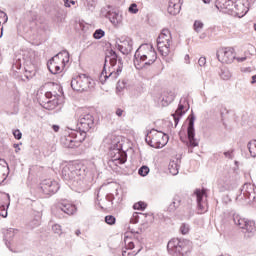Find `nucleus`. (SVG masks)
<instances>
[{
	"instance_id": "473e14b6",
	"label": "nucleus",
	"mask_w": 256,
	"mask_h": 256,
	"mask_svg": "<svg viewBox=\"0 0 256 256\" xmlns=\"http://www.w3.org/2000/svg\"><path fill=\"white\" fill-rule=\"evenodd\" d=\"M97 5V0H84V7L87 11H93Z\"/></svg>"
},
{
	"instance_id": "20e7f679",
	"label": "nucleus",
	"mask_w": 256,
	"mask_h": 256,
	"mask_svg": "<svg viewBox=\"0 0 256 256\" xmlns=\"http://www.w3.org/2000/svg\"><path fill=\"white\" fill-rule=\"evenodd\" d=\"M167 249L170 255L184 256L191 251V241L179 240V238H173L167 244Z\"/></svg>"
},
{
	"instance_id": "ddd939ff",
	"label": "nucleus",
	"mask_w": 256,
	"mask_h": 256,
	"mask_svg": "<svg viewBox=\"0 0 256 256\" xmlns=\"http://www.w3.org/2000/svg\"><path fill=\"white\" fill-rule=\"evenodd\" d=\"M117 49L123 55H129L133 51V39L123 36L116 41Z\"/></svg>"
},
{
	"instance_id": "1a4fd4ad",
	"label": "nucleus",
	"mask_w": 256,
	"mask_h": 256,
	"mask_svg": "<svg viewBox=\"0 0 256 256\" xmlns=\"http://www.w3.org/2000/svg\"><path fill=\"white\" fill-rule=\"evenodd\" d=\"M78 115V127L82 133H87V131L93 129V126L95 125V118H93L91 113L80 109L78 111Z\"/></svg>"
},
{
	"instance_id": "f3484780",
	"label": "nucleus",
	"mask_w": 256,
	"mask_h": 256,
	"mask_svg": "<svg viewBox=\"0 0 256 256\" xmlns=\"http://www.w3.org/2000/svg\"><path fill=\"white\" fill-rule=\"evenodd\" d=\"M52 213L54 215H57L58 213H65L66 215H75V213H77V206L71 203L62 202L52 209Z\"/></svg>"
},
{
	"instance_id": "bf43d9fd",
	"label": "nucleus",
	"mask_w": 256,
	"mask_h": 256,
	"mask_svg": "<svg viewBox=\"0 0 256 256\" xmlns=\"http://www.w3.org/2000/svg\"><path fill=\"white\" fill-rule=\"evenodd\" d=\"M237 61L239 63H243V61H247V57H239V58H237Z\"/></svg>"
},
{
	"instance_id": "5701e85b",
	"label": "nucleus",
	"mask_w": 256,
	"mask_h": 256,
	"mask_svg": "<svg viewBox=\"0 0 256 256\" xmlns=\"http://www.w3.org/2000/svg\"><path fill=\"white\" fill-rule=\"evenodd\" d=\"M106 18L109 19L110 23H112L114 27H119L123 21V17L117 11H108L106 13Z\"/></svg>"
},
{
	"instance_id": "79ce46f5",
	"label": "nucleus",
	"mask_w": 256,
	"mask_h": 256,
	"mask_svg": "<svg viewBox=\"0 0 256 256\" xmlns=\"http://www.w3.org/2000/svg\"><path fill=\"white\" fill-rule=\"evenodd\" d=\"M116 221L117 219L113 215H108L105 217V223H107V225H115Z\"/></svg>"
},
{
	"instance_id": "72a5a7b5",
	"label": "nucleus",
	"mask_w": 256,
	"mask_h": 256,
	"mask_svg": "<svg viewBox=\"0 0 256 256\" xmlns=\"http://www.w3.org/2000/svg\"><path fill=\"white\" fill-rule=\"evenodd\" d=\"M247 147L251 157H256V140L250 141Z\"/></svg>"
},
{
	"instance_id": "6ab92c4d",
	"label": "nucleus",
	"mask_w": 256,
	"mask_h": 256,
	"mask_svg": "<svg viewBox=\"0 0 256 256\" xmlns=\"http://www.w3.org/2000/svg\"><path fill=\"white\" fill-rule=\"evenodd\" d=\"M194 194L196 195L199 213H206L207 202H205V197H207V191L205 189H196Z\"/></svg>"
},
{
	"instance_id": "bb28decb",
	"label": "nucleus",
	"mask_w": 256,
	"mask_h": 256,
	"mask_svg": "<svg viewBox=\"0 0 256 256\" xmlns=\"http://www.w3.org/2000/svg\"><path fill=\"white\" fill-rule=\"evenodd\" d=\"M61 64L53 60L52 58L47 63V68L52 73V75H57V73H61Z\"/></svg>"
},
{
	"instance_id": "6e6d98bb",
	"label": "nucleus",
	"mask_w": 256,
	"mask_h": 256,
	"mask_svg": "<svg viewBox=\"0 0 256 256\" xmlns=\"http://www.w3.org/2000/svg\"><path fill=\"white\" fill-rule=\"evenodd\" d=\"M122 89H125V82H118L117 91H122Z\"/></svg>"
},
{
	"instance_id": "603ef678",
	"label": "nucleus",
	"mask_w": 256,
	"mask_h": 256,
	"mask_svg": "<svg viewBox=\"0 0 256 256\" xmlns=\"http://www.w3.org/2000/svg\"><path fill=\"white\" fill-rule=\"evenodd\" d=\"M224 157H226V159H233V157H234L233 150L224 152Z\"/></svg>"
},
{
	"instance_id": "a211bd4d",
	"label": "nucleus",
	"mask_w": 256,
	"mask_h": 256,
	"mask_svg": "<svg viewBox=\"0 0 256 256\" xmlns=\"http://www.w3.org/2000/svg\"><path fill=\"white\" fill-rule=\"evenodd\" d=\"M71 186L76 193H85L89 189V183L81 173L71 182Z\"/></svg>"
},
{
	"instance_id": "0eeeda50",
	"label": "nucleus",
	"mask_w": 256,
	"mask_h": 256,
	"mask_svg": "<svg viewBox=\"0 0 256 256\" xmlns=\"http://www.w3.org/2000/svg\"><path fill=\"white\" fill-rule=\"evenodd\" d=\"M171 31L169 29H163L157 38V47L162 57H167L170 53L171 48Z\"/></svg>"
},
{
	"instance_id": "e433bc0d",
	"label": "nucleus",
	"mask_w": 256,
	"mask_h": 256,
	"mask_svg": "<svg viewBox=\"0 0 256 256\" xmlns=\"http://www.w3.org/2000/svg\"><path fill=\"white\" fill-rule=\"evenodd\" d=\"M133 209L137 211H145L147 209V204L145 202H137L133 205Z\"/></svg>"
},
{
	"instance_id": "f257e3e1",
	"label": "nucleus",
	"mask_w": 256,
	"mask_h": 256,
	"mask_svg": "<svg viewBox=\"0 0 256 256\" xmlns=\"http://www.w3.org/2000/svg\"><path fill=\"white\" fill-rule=\"evenodd\" d=\"M121 61V59L118 60L119 66L116 69V72L112 71L109 73V75H107V63H109L111 67H115L117 65V52H115L114 50H108L106 52L104 68L99 78L100 83H102V85L105 84V81H107V79L114 80L117 79V77H119L121 71H123V63Z\"/></svg>"
},
{
	"instance_id": "2f4dec72",
	"label": "nucleus",
	"mask_w": 256,
	"mask_h": 256,
	"mask_svg": "<svg viewBox=\"0 0 256 256\" xmlns=\"http://www.w3.org/2000/svg\"><path fill=\"white\" fill-rule=\"evenodd\" d=\"M169 172L171 175L179 174V164L177 162H170L168 166Z\"/></svg>"
},
{
	"instance_id": "0e129e2a",
	"label": "nucleus",
	"mask_w": 256,
	"mask_h": 256,
	"mask_svg": "<svg viewBox=\"0 0 256 256\" xmlns=\"http://www.w3.org/2000/svg\"><path fill=\"white\" fill-rule=\"evenodd\" d=\"M53 129H54L55 133H57V131H59V126L58 125H53Z\"/></svg>"
},
{
	"instance_id": "4468645a",
	"label": "nucleus",
	"mask_w": 256,
	"mask_h": 256,
	"mask_svg": "<svg viewBox=\"0 0 256 256\" xmlns=\"http://www.w3.org/2000/svg\"><path fill=\"white\" fill-rule=\"evenodd\" d=\"M239 181V173L236 170H230L223 178L225 191H231Z\"/></svg>"
},
{
	"instance_id": "c03bdc74",
	"label": "nucleus",
	"mask_w": 256,
	"mask_h": 256,
	"mask_svg": "<svg viewBox=\"0 0 256 256\" xmlns=\"http://www.w3.org/2000/svg\"><path fill=\"white\" fill-rule=\"evenodd\" d=\"M29 225L32 228L39 227V225H41V217L38 216L37 218L33 219Z\"/></svg>"
},
{
	"instance_id": "423d86ee",
	"label": "nucleus",
	"mask_w": 256,
	"mask_h": 256,
	"mask_svg": "<svg viewBox=\"0 0 256 256\" xmlns=\"http://www.w3.org/2000/svg\"><path fill=\"white\" fill-rule=\"evenodd\" d=\"M71 87L74 91H89L95 87V81L87 74H80L72 79Z\"/></svg>"
},
{
	"instance_id": "4c0bfd02",
	"label": "nucleus",
	"mask_w": 256,
	"mask_h": 256,
	"mask_svg": "<svg viewBox=\"0 0 256 256\" xmlns=\"http://www.w3.org/2000/svg\"><path fill=\"white\" fill-rule=\"evenodd\" d=\"M52 231L56 235H59V237H61V235H63V229L61 228V225H59V224H54L52 226Z\"/></svg>"
},
{
	"instance_id": "a19ab883",
	"label": "nucleus",
	"mask_w": 256,
	"mask_h": 256,
	"mask_svg": "<svg viewBox=\"0 0 256 256\" xmlns=\"http://www.w3.org/2000/svg\"><path fill=\"white\" fill-rule=\"evenodd\" d=\"M190 227H189V224H185L183 223L181 226H180V233L182 235H187L190 231Z\"/></svg>"
},
{
	"instance_id": "9b49d317",
	"label": "nucleus",
	"mask_w": 256,
	"mask_h": 256,
	"mask_svg": "<svg viewBox=\"0 0 256 256\" xmlns=\"http://www.w3.org/2000/svg\"><path fill=\"white\" fill-rule=\"evenodd\" d=\"M256 192L255 185L246 183L242 186L240 194L236 197V201H243V199H249V201H255Z\"/></svg>"
},
{
	"instance_id": "09e8293b",
	"label": "nucleus",
	"mask_w": 256,
	"mask_h": 256,
	"mask_svg": "<svg viewBox=\"0 0 256 256\" xmlns=\"http://www.w3.org/2000/svg\"><path fill=\"white\" fill-rule=\"evenodd\" d=\"M13 135L18 141L23 137V133H21V130L19 129L14 130Z\"/></svg>"
},
{
	"instance_id": "f03ea898",
	"label": "nucleus",
	"mask_w": 256,
	"mask_h": 256,
	"mask_svg": "<svg viewBox=\"0 0 256 256\" xmlns=\"http://www.w3.org/2000/svg\"><path fill=\"white\" fill-rule=\"evenodd\" d=\"M157 61V52L153 45L151 44H142L136 50L134 54V64L139 65V63H144L143 67H149Z\"/></svg>"
},
{
	"instance_id": "de8ad7c7",
	"label": "nucleus",
	"mask_w": 256,
	"mask_h": 256,
	"mask_svg": "<svg viewBox=\"0 0 256 256\" xmlns=\"http://www.w3.org/2000/svg\"><path fill=\"white\" fill-rule=\"evenodd\" d=\"M130 223H139V214L137 212H134L131 219H130Z\"/></svg>"
},
{
	"instance_id": "412c9836",
	"label": "nucleus",
	"mask_w": 256,
	"mask_h": 256,
	"mask_svg": "<svg viewBox=\"0 0 256 256\" xmlns=\"http://www.w3.org/2000/svg\"><path fill=\"white\" fill-rule=\"evenodd\" d=\"M235 1L233 0H218L216 7L222 11V13H227L231 15L233 13Z\"/></svg>"
},
{
	"instance_id": "3c124183",
	"label": "nucleus",
	"mask_w": 256,
	"mask_h": 256,
	"mask_svg": "<svg viewBox=\"0 0 256 256\" xmlns=\"http://www.w3.org/2000/svg\"><path fill=\"white\" fill-rule=\"evenodd\" d=\"M2 19H4V23H7V21L9 20V18L7 17V14L3 11H0V23Z\"/></svg>"
},
{
	"instance_id": "f8f14e48",
	"label": "nucleus",
	"mask_w": 256,
	"mask_h": 256,
	"mask_svg": "<svg viewBox=\"0 0 256 256\" xmlns=\"http://www.w3.org/2000/svg\"><path fill=\"white\" fill-rule=\"evenodd\" d=\"M233 221L237 227L244 229L246 233H255L256 231L255 222L253 220H248L246 218H242L239 215H234Z\"/></svg>"
},
{
	"instance_id": "ea45409f",
	"label": "nucleus",
	"mask_w": 256,
	"mask_h": 256,
	"mask_svg": "<svg viewBox=\"0 0 256 256\" xmlns=\"http://www.w3.org/2000/svg\"><path fill=\"white\" fill-rule=\"evenodd\" d=\"M93 37L94 39H103V37H105V31H103L102 29H97L93 33Z\"/></svg>"
},
{
	"instance_id": "052dcab7",
	"label": "nucleus",
	"mask_w": 256,
	"mask_h": 256,
	"mask_svg": "<svg viewBox=\"0 0 256 256\" xmlns=\"http://www.w3.org/2000/svg\"><path fill=\"white\" fill-rule=\"evenodd\" d=\"M15 153H19L21 151V148H19V144H14Z\"/></svg>"
},
{
	"instance_id": "dca6fc26",
	"label": "nucleus",
	"mask_w": 256,
	"mask_h": 256,
	"mask_svg": "<svg viewBox=\"0 0 256 256\" xmlns=\"http://www.w3.org/2000/svg\"><path fill=\"white\" fill-rule=\"evenodd\" d=\"M61 143L68 149H75V147H79L81 140L77 139V132L71 131V133L61 138Z\"/></svg>"
},
{
	"instance_id": "5fc2aeb1",
	"label": "nucleus",
	"mask_w": 256,
	"mask_h": 256,
	"mask_svg": "<svg viewBox=\"0 0 256 256\" xmlns=\"http://www.w3.org/2000/svg\"><path fill=\"white\" fill-rule=\"evenodd\" d=\"M71 4L75 5V1H73V0H64L65 7H71Z\"/></svg>"
},
{
	"instance_id": "f704fd0d",
	"label": "nucleus",
	"mask_w": 256,
	"mask_h": 256,
	"mask_svg": "<svg viewBox=\"0 0 256 256\" xmlns=\"http://www.w3.org/2000/svg\"><path fill=\"white\" fill-rule=\"evenodd\" d=\"M113 139H115V134H108L103 140L104 147H107V149H109V146L111 145V143H113Z\"/></svg>"
},
{
	"instance_id": "774afa93",
	"label": "nucleus",
	"mask_w": 256,
	"mask_h": 256,
	"mask_svg": "<svg viewBox=\"0 0 256 256\" xmlns=\"http://www.w3.org/2000/svg\"><path fill=\"white\" fill-rule=\"evenodd\" d=\"M51 95H52L51 92H47V93H46V97H47L48 99L51 98Z\"/></svg>"
},
{
	"instance_id": "cd10ccee",
	"label": "nucleus",
	"mask_w": 256,
	"mask_h": 256,
	"mask_svg": "<svg viewBox=\"0 0 256 256\" xmlns=\"http://www.w3.org/2000/svg\"><path fill=\"white\" fill-rule=\"evenodd\" d=\"M183 103H185V100L181 99L176 112L173 114L176 125H178L179 119L185 115V111L183 110L185 109V104Z\"/></svg>"
},
{
	"instance_id": "49530a36",
	"label": "nucleus",
	"mask_w": 256,
	"mask_h": 256,
	"mask_svg": "<svg viewBox=\"0 0 256 256\" xmlns=\"http://www.w3.org/2000/svg\"><path fill=\"white\" fill-rule=\"evenodd\" d=\"M25 61H33V51H27L23 54Z\"/></svg>"
},
{
	"instance_id": "2eb2a0df",
	"label": "nucleus",
	"mask_w": 256,
	"mask_h": 256,
	"mask_svg": "<svg viewBox=\"0 0 256 256\" xmlns=\"http://www.w3.org/2000/svg\"><path fill=\"white\" fill-rule=\"evenodd\" d=\"M217 59L221 63H231L235 59V50L231 47L221 48L217 51Z\"/></svg>"
},
{
	"instance_id": "58836bf2",
	"label": "nucleus",
	"mask_w": 256,
	"mask_h": 256,
	"mask_svg": "<svg viewBox=\"0 0 256 256\" xmlns=\"http://www.w3.org/2000/svg\"><path fill=\"white\" fill-rule=\"evenodd\" d=\"M138 175L141 177H147L149 175V168L147 166H142L138 170Z\"/></svg>"
},
{
	"instance_id": "a878e982",
	"label": "nucleus",
	"mask_w": 256,
	"mask_h": 256,
	"mask_svg": "<svg viewBox=\"0 0 256 256\" xmlns=\"http://www.w3.org/2000/svg\"><path fill=\"white\" fill-rule=\"evenodd\" d=\"M113 199L115 196L113 194H107L104 200L99 201V195L97 196L98 205L101 209H109L113 205Z\"/></svg>"
},
{
	"instance_id": "864d4df0",
	"label": "nucleus",
	"mask_w": 256,
	"mask_h": 256,
	"mask_svg": "<svg viewBox=\"0 0 256 256\" xmlns=\"http://www.w3.org/2000/svg\"><path fill=\"white\" fill-rule=\"evenodd\" d=\"M13 69H21V59L16 60L13 64Z\"/></svg>"
},
{
	"instance_id": "338daca9",
	"label": "nucleus",
	"mask_w": 256,
	"mask_h": 256,
	"mask_svg": "<svg viewBox=\"0 0 256 256\" xmlns=\"http://www.w3.org/2000/svg\"><path fill=\"white\" fill-rule=\"evenodd\" d=\"M252 83H256V75L252 76Z\"/></svg>"
},
{
	"instance_id": "4be33fe9",
	"label": "nucleus",
	"mask_w": 256,
	"mask_h": 256,
	"mask_svg": "<svg viewBox=\"0 0 256 256\" xmlns=\"http://www.w3.org/2000/svg\"><path fill=\"white\" fill-rule=\"evenodd\" d=\"M181 5H183V2L181 0H169V15H179V13H181Z\"/></svg>"
},
{
	"instance_id": "69168bd1",
	"label": "nucleus",
	"mask_w": 256,
	"mask_h": 256,
	"mask_svg": "<svg viewBox=\"0 0 256 256\" xmlns=\"http://www.w3.org/2000/svg\"><path fill=\"white\" fill-rule=\"evenodd\" d=\"M75 235H77V237H79V235H81V230H76Z\"/></svg>"
},
{
	"instance_id": "37998d69",
	"label": "nucleus",
	"mask_w": 256,
	"mask_h": 256,
	"mask_svg": "<svg viewBox=\"0 0 256 256\" xmlns=\"http://www.w3.org/2000/svg\"><path fill=\"white\" fill-rule=\"evenodd\" d=\"M139 251H141V249H139L137 252H133L128 248H125V250L122 251V256H135L137 253H139Z\"/></svg>"
},
{
	"instance_id": "c85d7f7f",
	"label": "nucleus",
	"mask_w": 256,
	"mask_h": 256,
	"mask_svg": "<svg viewBox=\"0 0 256 256\" xmlns=\"http://www.w3.org/2000/svg\"><path fill=\"white\" fill-rule=\"evenodd\" d=\"M179 207H181V196L175 195L172 199V203L168 206V211L175 213Z\"/></svg>"
},
{
	"instance_id": "c9c22d12",
	"label": "nucleus",
	"mask_w": 256,
	"mask_h": 256,
	"mask_svg": "<svg viewBox=\"0 0 256 256\" xmlns=\"http://www.w3.org/2000/svg\"><path fill=\"white\" fill-rule=\"evenodd\" d=\"M203 27H205V24H203V22L200 20H196L194 22L193 28L196 33H201V31H203Z\"/></svg>"
},
{
	"instance_id": "4d7b16f0",
	"label": "nucleus",
	"mask_w": 256,
	"mask_h": 256,
	"mask_svg": "<svg viewBox=\"0 0 256 256\" xmlns=\"http://www.w3.org/2000/svg\"><path fill=\"white\" fill-rule=\"evenodd\" d=\"M123 113H125V111L123 109H121V108H118L116 110L117 117H123Z\"/></svg>"
},
{
	"instance_id": "6e6552de",
	"label": "nucleus",
	"mask_w": 256,
	"mask_h": 256,
	"mask_svg": "<svg viewBox=\"0 0 256 256\" xmlns=\"http://www.w3.org/2000/svg\"><path fill=\"white\" fill-rule=\"evenodd\" d=\"M183 143H186L189 153H193L194 147H199V141L195 139V115L191 114L189 116L188 128H187V139L183 140V137L180 138Z\"/></svg>"
},
{
	"instance_id": "e2e57ef3",
	"label": "nucleus",
	"mask_w": 256,
	"mask_h": 256,
	"mask_svg": "<svg viewBox=\"0 0 256 256\" xmlns=\"http://www.w3.org/2000/svg\"><path fill=\"white\" fill-rule=\"evenodd\" d=\"M1 37H3V26H1V22H0V39Z\"/></svg>"
},
{
	"instance_id": "7ed1b4c3",
	"label": "nucleus",
	"mask_w": 256,
	"mask_h": 256,
	"mask_svg": "<svg viewBox=\"0 0 256 256\" xmlns=\"http://www.w3.org/2000/svg\"><path fill=\"white\" fill-rule=\"evenodd\" d=\"M108 149L110 151V157H112V161L115 165H123L127 162V153L123 151V144H121L119 137L116 135H114V139L108 146Z\"/></svg>"
},
{
	"instance_id": "b1692460",
	"label": "nucleus",
	"mask_w": 256,
	"mask_h": 256,
	"mask_svg": "<svg viewBox=\"0 0 256 256\" xmlns=\"http://www.w3.org/2000/svg\"><path fill=\"white\" fill-rule=\"evenodd\" d=\"M52 59L53 61H56V63H59L62 67H65V63L69 61V52L66 50L59 52L52 57Z\"/></svg>"
},
{
	"instance_id": "8fccbe9b",
	"label": "nucleus",
	"mask_w": 256,
	"mask_h": 256,
	"mask_svg": "<svg viewBox=\"0 0 256 256\" xmlns=\"http://www.w3.org/2000/svg\"><path fill=\"white\" fill-rule=\"evenodd\" d=\"M206 63H207V59H206L205 57H200V58H199V60H198V65H199L200 67H205Z\"/></svg>"
},
{
	"instance_id": "39448f33",
	"label": "nucleus",
	"mask_w": 256,
	"mask_h": 256,
	"mask_svg": "<svg viewBox=\"0 0 256 256\" xmlns=\"http://www.w3.org/2000/svg\"><path fill=\"white\" fill-rule=\"evenodd\" d=\"M145 141L150 145V147H154V149H161L169 143V135L162 131L152 129L146 135Z\"/></svg>"
},
{
	"instance_id": "7c9ffc66",
	"label": "nucleus",
	"mask_w": 256,
	"mask_h": 256,
	"mask_svg": "<svg viewBox=\"0 0 256 256\" xmlns=\"http://www.w3.org/2000/svg\"><path fill=\"white\" fill-rule=\"evenodd\" d=\"M220 77L223 79V81H229V79L232 77L231 71H229L227 68H222L220 70Z\"/></svg>"
},
{
	"instance_id": "9d476101",
	"label": "nucleus",
	"mask_w": 256,
	"mask_h": 256,
	"mask_svg": "<svg viewBox=\"0 0 256 256\" xmlns=\"http://www.w3.org/2000/svg\"><path fill=\"white\" fill-rule=\"evenodd\" d=\"M81 173V168L79 166L74 165V164H68L63 167L62 169V178L64 181H74L77 179L78 175Z\"/></svg>"
},
{
	"instance_id": "a18cd8bd",
	"label": "nucleus",
	"mask_w": 256,
	"mask_h": 256,
	"mask_svg": "<svg viewBox=\"0 0 256 256\" xmlns=\"http://www.w3.org/2000/svg\"><path fill=\"white\" fill-rule=\"evenodd\" d=\"M129 13H133L134 15L139 13V9L137 8V4L133 3L128 8Z\"/></svg>"
},
{
	"instance_id": "393cba45",
	"label": "nucleus",
	"mask_w": 256,
	"mask_h": 256,
	"mask_svg": "<svg viewBox=\"0 0 256 256\" xmlns=\"http://www.w3.org/2000/svg\"><path fill=\"white\" fill-rule=\"evenodd\" d=\"M245 13H247L245 11V4L242 3L241 1H235L231 15H236L237 17H243Z\"/></svg>"
},
{
	"instance_id": "680f3d73",
	"label": "nucleus",
	"mask_w": 256,
	"mask_h": 256,
	"mask_svg": "<svg viewBox=\"0 0 256 256\" xmlns=\"http://www.w3.org/2000/svg\"><path fill=\"white\" fill-rule=\"evenodd\" d=\"M184 61L185 63H187V65H189V54H186L185 57H184Z\"/></svg>"
},
{
	"instance_id": "13d9d810",
	"label": "nucleus",
	"mask_w": 256,
	"mask_h": 256,
	"mask_svg": "<svg viewBox=\"0 0 256 256\" xmlns=\"http://www.w3.org/2000/svg\"><path fill=\"white\" fill-rule=\"evenodd\" d=\"M126 249H129V250L132 251V249H135V243H133V242H128Z\"/></svg>"
},
{
	"instance_id": "c756f323",
	"label": "nucleus",
	"mask_w": 256,
	"mask_h": 256,
	"mask_svg": "<svg viewBox=\"0 0 256 256\" xmlns=\"http://www.w3.org/2000/svg\"><path fill=\"white\" fill-rule=\"evenodd\" d=\"M175 101V93L173 92H164L162 95V105L163 107H167L170 103Z\"/></svg>"
},
{
	"instance_id": "aec40b11",
	"label": "nucleus",
	"mask_w": 256,
	"mask_h": 256,
	"mask_svg": "<svg viewBox=\"0 0 256 256\" xmlns=\"http://www.w3.org/2000/svg\"><path fill=\"white\" fill-rule=\"evenodd\" d=\"M41 189L46 195H49L51 193L55 194L57 193V191H59V183L51 179L44 180L41 184Z\"/></svg>"
}]
</instances>
